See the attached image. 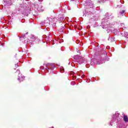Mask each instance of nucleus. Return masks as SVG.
Returning a JSON list of instances; mask_svg holds the SVG:
<instances>
[{
	"label": "nucleus",
	"mask_w": 128,
	"mask_h": 128,
	"mask_svg": "<svg viewBox=\"0 0 128 128\" xmlns=\"http://www.w3.org/2000/svg\"><path fill=\"white\" fill-rule=\"evenodd\" d=\"M94 8V4L90 0H86V4L85 6V8L86 10L85 12H88V8Z\"/></svg>",
	"instance_id": "f257e3e1"
},
{
	"label": "nucleus",
	"mask_w": 128,
	"mask_h": 128,
	"mask_svg": "<svg viewBox=\"0 0 128 128\" xmlns=\"http://www.w3.org/2000/svg\"><path fill=\"white\" fill-rule=\"evenodd\" d=\"M34 6L36 8H37L38 10H39V12H44V8L42 6V2H36V3L34 4Z\"/></svg>",
	"instance_id": "f03ea898"
},
{
	"label": "nucleus",
	"mask_w": 128,
	"mask_h": 128,
	"mask_svg": "<svg viewBox=\"0 0 128 128\" xmlns=\"http://www.w3.org/2000/svg\"><path fill=\"white\" fill-rule=\"evenodd\" d=\"M16 72L18 74V80H19V82H22L24 80V76H22V74L20 73V70H17Z\"/></svg>",
	"instance_id": "7ed1b4c3"
},
{
	"label": "nucleus",
	"mask_w": 128,
	"mask_h": 128,
	"mask_svg": "<svg viewBox=\"0 0 128 128\" xmlns=\"http://www.w3.org/2000/svg\"><path fill=\"white\" fill-rule=\"evenodd\" d=\"M105 18L102 20V24H104V22H108V20H108L110 18V16H108V13H106L105 15Z\"/></svg>",
	"instance_id": "20e7f679"
},
{
	"label": "nucleus",
	"mask_w": 128,
	"mask_h": 128,
	"mask_svg": "<svg viewBox=\"0 0 128 128\" xmlns=\"http://www.w3.org/2000/svg\"><path fill=\"white\" fill-rule=\"evenodd\" d=\"M16 10H22L24 8V5L20 4L18 6H16Z\"/></svg>",
	"instance_id": "39448f33"
},
{
	"label": "nucleus",
	"mask_w": 128,
	"mask_h": 128,
	"mask_svg": "<svg viewBox=\"0 0 128 128\" xmlns=\"http://www.w3.org/2000/svg\"><path fill=\"white\" fill-rule=\"evenodd\" d=\"M120 118V113L116 112L115 114L113 115L112 118L113 120H118Z\"/></svg>",
	"instance_id": "423d86ee"
},
{
	"label": "nucleus",
	"mask_w": 128,
	"mask_h": 128,
	"mask_svg": "<svg viewBox=\"0 0 128 128\" xmlns=\"http://www.w3.org/2000/svg\"><path fill=\"white\" fill-rule=\"evenodd\" d=\"M123 118H124V120L125 122H128V116L126 115H124Z\"/></svg>",
	"instance_id": "0eeeda50"
},
{
	"label": "nucleus",
	"mask_w": 128,
	"mask_h": 128,
	"mask_svg": "<svg viewBox=\"0 0 128 128\" xmlns=\"http://www.w3.org/2000/svg\"><path fill=\"white\" fill-rule=\"evenodd\" d=\"M64 26H62L59 29V32H64Z\"/></svg>",
	"instance_id": "6e6552de"
},
{
	"label": "nucleus",
	"mask_w": 128,
	"mask_h": 128,
	"mask_svg": "<svg viewBox=\"0 0 128 128\" xmlns=\"http://www.w3.org/2000/svg\"><path fill=\"white\" fill-rule=\"evenodd\" d=\"M124 12H126V11L124 10H123L120 12V14H121V16H124Z\"/></svg>",
	"instance_id": "1a4fd4ad"
},
{
	"label": "nucleus",
	"mask_w": 128,
	"mask_h": 128,
	"mask_svg": "<svg viewBox=\"0 0 128 128\" xmlns=\"http://www.w3.org/2000/svg\"><path fill=\"white\" fill-rule=\"evenodd\" d=\"M47 20H48V22H47L49 24H50V20H52V18H47Z\"/></svg>",
	"instance_id": "9d476101"
},
{
	"label": "nucleus",
	"mask_w": 128,
	"mask_h": 128,
	"mask_svg": "<svg viewBox=\"0 0 128 128\" xmlns=\"http://www.w3.org/2000/svg\"><path fill=\"white\" fill-rule=\"evenodd\" d=\"M24 36H26V34H22V38H24Z\"/></svg>",
	"instance_id": "9b49d317"
},
{
	"label": "nucleus",
	"mask_w": 128,
	"mask_h": 128,
	"mask_svg": "<svg viewBox=\"0 0 128 128\" xmlns=\"http://www.w3.org/2000/svg\"><path fill=\"white\" fill-rule=\"evenodd\" d=\"M15 66H16V68H17V66H18V65L17 64H15Z\"/></svg>",
	"instance_id": "f8f14e48"
},
{
	"label": "nucleus",
	"mask_w": 128,
	"mask_h": 128,
	"mask_svg": "<svg viewBox=\"0 0 128 128\" xmlns=\"http://www.w3.org/2000/svg\"><path fill=\"white\" fill-rule=\"evenodd\" d=\"M126 37L128 38V33H127V36H126Z\"/></svg>",
	"instance_id": "ddd939ff"
},
{
	"label": "nucleus",
	"mask_w": 128,
	"mask_h": 128,
	"mask_svg": "<svg viewBox=\"0 0 128 128\" xmlns=\"http://www.w3.org/2000/svg\"><path fill=\"white\" fill-rule=\"evenodd\" d=\"M42 26H44V23H42Z\"/></svg>",
	"instance_id": "4468645a"
},
{
	"label": "nucleus",
	"mask_w": 128,
	"mask_h": 128,
	"mask_svg": "<svg viewBox=\"0 0 128 128\" xmlns=\"http://www.w3.org/2000/svg\"><path fill=\"white\" fill-rule=\"evenodd\" d=\"M82 78H84V76H82Z\"/></svg>",
	"instance_id": "2eb2a0df"
},
{
	"label": "nucleus",
	"mask_w": 128,
	"mask_h": 128,
	"mask_svg": "<svg viewBox=\"0 0 128 128\" xmlns=\"http://www.w3.org/2000/svg\"><path fill=\"white\" fill-rule=\"evenodd\" d=\"M112 122H110V124H112Z\"/></svg>",
	"instance_id": "dca6fc26"
},
{
	"label": "nucleus",
	"mask_w": 128,
	"mask_h": 128,
	"mask_svg": "<svg viewBox=\"0 0 128 128\" xmlns=\"http://www.w3.org/2000/svg\"><path fill=\"white\" fill-rule=\"evenodd\" d=\"M87 28H88V26Z\"/></svg>",
	"instance_id": "f3484780"
},
{
	"label": "nucleus",
	"mask_w": 128,
	"mask_h": 128,
	"mask_svg": "<svg viewBox=\"0 0 128 128\" xmlns=\"http://www.w3.org/2000/svg\"><path fill=\"white\" fill-rule=\"evenodd\" d=\"M87 28H88V26Z\"/></svg>",
	"instance_id": "a211bd4d"
},
{
	"label": "nucleus",
	"mask_w": 128,
	"mask_h": 128,
	"mask_svg": "<svg viewBox=\"0 0 128 128\" xmlns=\"http://www.w3.org/2000/svg\"><path fill=\"white\" fill-rule=\"evenodd\" d=\"M26 34H28V33H26Z\"/></svg>",
	"instance_id": "6ab92c4d"
},
{
	"label": "nucleus",
	"mask_w": 128,
	"mask_h": 128,
	"mask_svg": "<svg viewBox=\"0 0 128 128\" xmlns=\"http://www.w3.org/2000/svg\"><path fill=\"white\" fill-rule=\"evenodd\" d=\"M111 126H112V124H111Z\"/></svg>",
	"instance_id": "aec40b11"
}]
</instances>
